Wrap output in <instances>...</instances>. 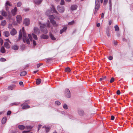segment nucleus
Masks as SVG:
<instances>
[{
  "instance_id": "nucleus-1",
  "label": "nucleus",
  "mask_w": 133,
  "mask_h": 133,
  "mask_svg": "<svg viewBox=\"0 0 133 133\" xmlns=\"http://www.w3.org/2000/svg\"><path fill=\"white\" fill-rule=\"evenodd\" d=\"M23 35V42L25 43V42L28 44H30L29 39L28 37L26 36V34L25 32L24 28L23 27L22 30H20L19 32V34L18 39L17 41H19L21 39Z\"/></svg>"
},
{
  "instance_id": "nucleus-2",
  "label": "nucleus",
  "mask_w": 133,
  "mask_h": 133,
  "mask_svg": "<svg viewBox=\"0 0 133 133\" xmlns=\"http://www.w3.org/2000/svg\"><path fill=\"white\" fill-rule=\"evenodd\" d=\"M50 23H44L43 24H40V28L43 33L44 34H47L48 32V31L45 28L46 27L49 28L50 27Z\"/></svg>"
},
{
  "instance_id": "nucleus-3",
  "label": "nucleus",
  "mask_w": 133,
  "mask_h": 133,
  "mask_svg": "<svg viewBox=\"0 0 133 133\" xmlns=\"http://www.w3.org/2000/svg\"><path fill=\"white\" fill-rule=\"evenodd\" d=\"M99 0H96L95 1V11L94 12V14H95L96 13L97 11L100 7V3L99 2Z\"/></svg>"
},
{
  "instance_id": "nucleus-4",
  "label": "nucleus",
  "mask_w": 133,
  "mask_h": 133,
  "mask_svg": "<svg viewBox=\"0 0 133 133\" xmlns=\"http://www.w3.org/2000/svg\"><path fill=\"white\" fill-rule=\"evenodd\" d=\"M57 9L60 13H63L65 11L64 7L61 5H58L57 8Z\"/></svg>"
},
{
  "instance_id": "nucleus-5",
  "label": "nucleus",
  "mask_w": 133,
  "mask_h": 133,
  "mask_svg": "<svg viewBox=\"0 0 133 133\" xmlns=\"http://www.w3.org/2000/svg\"><path fill=\"white\" fill-rule=\"evenodd\" d=\"M49 17L50 20V22L54 26H57V25L56 24V22L54 20L55 18L54 16L53 15H51L49 16Z\"/></svg>"
},
{
  "instance_id": "nucleus-6",
  "label": "nucleus",
  "mask_w": 133,
  "mask_h": 133,
  "mask_svg": "<svg viewBox=\"0 0 133 133\" xmlns=\"http://www.w3.org/2000/svg\"><path fill=\"white\" fill-rule=\"evenodd\" d=\"M65 96L67 97L70 98L71 97V95L70 91L68 89H66L65 90Z\"/></svg>"
},
{
  "instance_id": "nucleus-7",
  "label": "nucleus",
  "mask_w": 133,
  "mask_h": 133,
  "mask_svg": "<svg viewBox=\"0 0 133 133\" xmlns=\"http://www.w3.org/2000/svg\"><path fill=\"white\" fill-rule=\"evenodd\" d=\"M77 112L78 114L81 116H83L84 114V111L82 109H80L78 110Z\"/></svg>"
},
{
  "instance_id": "nucleus-8",
  "label": "nucleus",
  "mask_w": 133,
  "mask_h": 133,
  "mask_svg": "<svg viewBox=\"0 0 133 133\" xmlns=\"http://www.w3.org/2000/svg\"><path fill=\"white\" fill-rule=\"evenodd\" d=\"M43 1V0H33V2L35 4L39 5L41 4Z\"/></svg>"
},
{
  "instance_id": "nucleus-9",
  "label": "nucleus",
  "mask_w": 133,
  "mask_h": 133,
  "mask_svg": "<svg viewBox=\"0 0 133 133\" xmlns=\"http://www.w3.org/2000/svg\"><path fill=\"white\" fill-rule=\"evenodd\" d=\"M50 9L51 11H53V12L56 13L57 14H59V13L56 10L55 8V6L53 5H51Z\"/></svg>"
},
{
  "instance_id": "nucleus-10",
  "label": "nucleus",
  "mask_w": 133,
  "mask_h": 133,
  "mask_svg": "<svg viewBox=\"0 0 133 133\" xmlns=\"http://www.w3.org/2000/svg\"><path fill=\"white\" fill-rule=\"evenodd\" d=\"M30 20L29 19L25 18L24 19V23L25 25L28 26L30 24Z\"/></svg>"
},
{
  "instance_id": "nucleus-11",
  "label": "nucleus",
  "mask_w": 133,
  "mask_h": 133,
  "mask_svg": "<svg viewBox=\"0 0 133 133\" xmlns=\"http://www.w3.org/2000/svg\"><path fill=\"white\" fill-rule=\"evenodd\" d=\"M34 32L36 34H38L40 33V30L37 28L35 27L34 28Z\"/></svg>"
},
{
  "instance_id": "nucleus-12",
  "label": "nucleus",
  "mask_w": 133,
  "mask_h": 133,
  "mask_svg": "<svg viewBox=\"0 0 133 133\" xmlns=\"http://www.w3.org/2000/svg\"><path fill=\"white\" fill-rule=\"evenodd\" d=\"M17 10L16 7H15L14 9L11 10V13L13 16L15 15L16 14V12Z\"/></svg>"
},
{
  "instance_id": "nucleus-13",
  "label": "nucleus",
  "mask_w": 133,
  "mask_h": 133,
  "mask_svg": "<svg viewBox=\"0 0 133 133\" xmlns=\"http://www.w3.org/2000/svg\"><path fill=\"white\" fill-rule=\"evenodd\" d=\"M8 5L9 6H11L12 5V4L10 2H9V1H7L5 5V7L7 11L8 10V7L7 6Z\"/></svg>"
},
{
  "instance_id": "nucleus-14",
  "label": "nucleus",
  "mask_w": 133,
  "mask_h": 133,
  "mask_svg": "<svg viewBox=\"0 0 133 133\" xmlns=\"http://www.w3.org/2000/svg\"><path fill=\"white\" fill-rule=\"evenodd\" d=\"M17 33V31L14 28H13L10 31V34L12 35H14Z\"/></svg>"
},
{
  "instance_id": "nucleus-15",
  "label": "nucleus",
  "mask_w": 133,
  "mask_h": 133,
  "mask_svg": "<svg viewBox=\"0 0 133 133\" xmlns=\"http://www.w3.org/2000/svg\"><path fill=\"white\" fill-rule=\"evenodd\" d=\"M16 19L17 22L18 23H20L21 21V16L20 15H18L16 17Z\"/></svg>"
},
{
  "instance_id": "nucleus-16",
  "label": "nucleus",
  "mask_w": 133,
  "mask_h": 133,
  "mask_svg": "<svg viewBox=\"0 0 133 133\" xmlns=\"http://www.w3.org/2000/svg\"><path fill=\"white\" fill-rule=\"evenodd\" d=\"M18 46L16 45H13L12 46V49L14 50H17L18 49Z\"/></svg>"
},
{
  "instance_id": "nucleus-17",
  "label": "nucleus",
  "mask_w": 133,
  "mask_h": 133,
  "mask_svg": "<svg viewBox=\"0 0 133 133\" xmlns=\"http://www.w3.org/2000/svg\"><path fill=\"white\" fill-rule=\"evenodd\" d=\"M77 8V6L76 5H73L71 6V10H76Z\"/></svg>"
},
{
  "instance_id": "nucleus-18",
  "label": "nucleus",
  "mask_w": 133,
  "mask_h": 133,
  "mask_svg": "<svg viewBox=\"0 0 133 133\" xmlns=\"http://www.w3.org/2000/svg\"><path fill=\"white\" fill-rule=\"evenodd\" d=\"M48 36L47 35L43 34L41 36V38L46 39L48 38Z\"/></svg>"
},
{
  "instance_id": "nucleus-19",
  "label": "nucleus",
  "mask_w": 133,
  "mask_h": 133,
  "mask_svg": "<svg viewBox=\"0 0 133 133\" xmlns=\"http://www.w3.org/2000/svg\"><path fill=\"white\" fill-rule=\"evenodd\" d=\"M67 29V27H64L60 31V34H62Z\"/></svg>"
},
{
  "instance_id": "nucleus-20",
  "label": "nucleus",
  "mask_w": 133,
  "mask_h": 133,
  "mask_svg": "<svg viewBox=\"0 0 133 133\" xmlns=\"http://www.w3.org/2000/svg\"><path fill=\"white\" fill-rule=\"evenodd\" d=\"M50 38L53 40H55L56 39V38L54 37V35L51 33H50Z\"/></svg>"
},
{
  "instance_id": "nucleus-21",
  "label": "nucleus",
  "mask_w": 133,
  "mask_h": 133,
  "mask_svg": "<svg viewBox=\"0 0 133 133\" xmlns=\"http://www.w3.org/2000/svg\"><path fill=\"white\" fill-rule=\"evenodd\" d=\"M22 106L23 109H27L29 108L30 106L28 105H24L23 104L22 105Z\"/></svg>"
},
{
  "instance_id": "nucleus-22",
  "label": "nucleus",
  "mask_w": 133,
  "mask_h": 133,
  "mask_svg": "<svg viewBox=\"0 0 133 133\" xmlns=\"http://www.w3.org/2000/svg\"><path fill=\"white\" fill-rule=\"evenodd\" d=\"M51 11L49 10H47L45 13L46 15L49 16L51 13Z\"/></svg>"
},
{
  "instance_id": "nucleus-23",
  "label": "nucleus",
  "mask_w": 133,
  "mask_h": 133,
  "mask_svg": "<svg viewBox=\"0 0 133 133\" xmlns=\"http://www.w3.org/2000/svg\"><path fill=\"white\" fill-rule=\"evenodd\" d=\"M18 128L21 130H23L25 128V126L23 125H18Z\"/></svg>"
},
{
  "instance_id": "nucleus-24",
  "label": "nucleus",
  "mask_w": 133,
  "mask_h": 133,
  "mask_svg": "<svg viewBox=\"0 0 133 133\" xmlns=\"http://www.w3.org/2000/svg\"><path fill=\"white\" fill-rule=\"evenodd\" d=\"M26 128L28 129H29V130L28 131H24L23 132V133H26L28 131H30V130H31V129L32 127L30 126H27L26 127Z\"/></svg>"
},
{
  "instance_id": "nucleus-25",
  "label": "nucleus",
  "mask_w": 133,
  "mask_h": 133,
  "mask_svg": "<svg viewBox=\"0 0 133 133\" xmlns=\"http://www.w3.org/2000/svg\"><path fill=\"white\" fill-rule=\"evenodd\" d=\"M7 118L6 117H4L2 119V122L3 124H4L6 121Z\"/></svg>"
},
{
  "instance_id": "nucleus-26",
  "label": "nucleus",
  "mask_w": 133,
  "mask_h": 133,
  "mask_svg": "<svg viewBox=\"0 0 133 133\" xmlns=\"http://www.w3.org/2000/svg\"><path fill=\"white\" fill-rule=\"evenodd\" d=\"M4 35L6 37H8L9 35V33L8 31H5L4 33Z\"/></svg>"
},
{
  "instance_id": "nucleus-27",
  "label": "nucleus",
  "mask_w": 133,
  "mask_h": 133,
  "mask_svg": "<svg viewBox=\"0 0 133 133\" xmlns=\"http://www.w3.org/2000/svg\"><path fill=\"white\" fill-rule=\"evenodd\" d=\"M43 128L45 129V130L46 132H48L50 130V128L48 127L45 126L43 127Z\"/></svg>"
},
{
  "instance_id": "nucleus-28",
  "label": "nucleus",
  "mask_w": 133,
  "mask_h": 133,
  "mask_svg": "<svg viewBox=\"0 0 133 133\" xmlns=\"http://www.w3.org/2000/svg\"><path fill=\"white\" fill-rule=\"evenodd\" d=\"M1 51L2 53H4L5 52V50L3 46L1 47Z\"/></svg>"
},
{
  "instance_id": "nucleus-29",
  "label": "nucleus",
  "mask_w": 133,
  "mask_h": 133,
  "mask_svg": "<svg viewBox=\"0 0 133 133\" xmlns=\"http://www.w3.org/2000/svg\"><path fill=\"white\" fill-rule=\"evenodd\" d=\"M1 12L2 15L4 16H5L7 15V14L5 11L2 10Z\"/></svg>"
},
{
  "instance_id": "nucleus-30",
  "label": "nucleus",
  "mask_w": 133,
  "mask_h": 133,
  "mask_svg": "<svg viewBox=\"0 0 133 133\" xmlns=\"http://www.w3.org/2000/svg\"><path fill=\"white\" fill-rule=\"evenodd\" d=\"M36 83L37 84H39L41 82V80L39 78H38L36 80Z\"/></svg>"
},
{
  "instance_id": "nucleus-31",
  "label": "nucleus",
  "mask_w": 133,
  "mask_h": 133,
  "mask_svg": "<svg viewBox=\"0 0 133 133\" xmlns=\"http://www.w3.org/2000/svg\"><path fill=\"white\" fill-rule=\"evenodd\" d=\"M26 74V71H23L20 74L21 76H24Z\"/></svg>"
},
{
  "instance_id": "nucleus-32",
  "label": "nucleus",
  "mask_w": 133,
  "mask_h": 133,
  "mask_svg": "<svg viewBox=\"0 0 133 133\" xmlns=\"http://www.w3.org/2000/svg\"><path fill=\"white\" fill-rule=\"evenodd\" d=\"M4 45L5 47L7 48H9V44L8 42H5L4 43Z\"/></svg>"
},
{
  "instance_id": "nucleus-33",
  "label": "nucleus",
  "mask_w": 133,
  "mask_h": 133,
  "mask_svg": "<svg viewBox=\"0 0 133 133\" xmlns=\"http://www.w3.org/2000/svg\"><path fill=\"white\" fill-rule=\"evenodd\" d=\"M32 35L34 38L36 40H37L38 39L36 35L32 33Z\"/></svg>"
},
{
  "instance_id": "nucleus-34",
  "label": "nucleus",
  "mask_w": 133,
  "mask_h": 133,
  "mask_svg": "<svg viewBox=\"0 0 133 133\" xmlns=\"http://www.w3.org/2000/svg\"><path fill=\"white\" fill-rule=\"evenodd\" d=\"M6 21L5 20H4V21H2L1 23V25H2L4 26L6 24Z\"/></svg>"
},
{
  "instance_id": "nucleus-35",
  "label": "nucleus",
  "mask_w": 133,
  "mask_h": 133,
  "mask_svg": "<svg viewBox=\"0 0 133 133\" xmlns=\"http://www.w3.org/2000/svg\"><path fill=\"white\" fill-rule=\"evenodd\" d=\"M70 69L69 68L67 67L65 69V71L66 72H70Z\"/></svg>"
},
{
  "instance_id": "nucleus-36",
  "label": "nucleus",
  "mask_w": 133,
  "mask_h": 133,
  "mask_svg": "<svg viewBox=\"0 0 133 133\" xmlns=\"http://www.w3.org/2000/svg\"><path fill=\"white\" fill-rule=\"evenodd\" d=\"M63 108L64 109H67L68 108V105L66 104H64L63 105Z\"/></svg>"
},
{
  "instance_id": "nucleus-37",
  "label": "nucleus",
  "mask_w": 133,
  "mask_h": 133,
  "mask_svg": "<svg viewBox=\"0 0 133 133\" xmlns=\"http://www.w3.org/2000/svg\"><path fill=\"white\" fill-rule=\"evenodd\" d=\"M115 31H118L119 30V28L117 25H116L115 26Z\"/></svg>"
},
{
  "instance_id": "nucleus-38",
  "label": "nucleus",
  "mask_w": 133,
  "mask_h": 133,
  "mask_svg": "<svg viewBox=\"0 0 133 133\" xmlns=\"http://www.w3.org/2000/svg\"><path fill=\"white\" fill-rule=\"evenodd\" d=\"M75 22L74 21H72L69 22L68 23V24L70 25H72L74 24V23Z\"/></svg>"
},
{
  "instance_id": "nucleus-39",
  "label": "nucleus",
  "mask_w": 133,
  "mask_h": 133,
  "mask_svg": "<svg viewBox=\"0 0 133 133\" xmlns=\"http://www.w3.org/2000/svg\"><path fill=\"white\" fill-rule=\"evenodd\" d=\"M22 3L21 2H18L17 4V7H20L21 6Z\"/></svg>"
},
{
  "instance_id": "nucleus-40",
  "label": "nucleus",
  "mask_w": 133,
  "mask_h": 133,
  "mask_svg": "<svg viewBox=\"0 0 133 133\" xmlns=\"http://www.w3.org/2000/svg\"><path fill=\"white\" fill-rule=\"evenodd\" d=\"M107 35L108 37H109L110 36V32L109 30H107L106 32Z\"/></svg>"
},
{
  "instance_id": "nucleus-41",
  "label": "nucleus",
  "mask_w": 133,
  "mask_h": 133,
  "mask_svg": "<svg viewBox=\"0 0 133 133\" xmlns=\"http://www.w3.org/2000/svg\"><path fill=\"white\" fill-rule=\"evenodd\" d=\"M55 104L56 105H59L61 104V103L59 101H57L55 102Z\"/></svg>"
},
{
  "instance_id": "nucleus-42",
  "label": "nucleus",
  "mask_w": 133,
  "mask_h": 133,
  "mask_svg": "<svg viewBox=\"0 0 133 133\" xmlns=\"http://www.w3.org/2000/svg\"><path fill=\"white\" fill-rule=\"evenodd\" d=\"M6 59L3 58H0V61L1 62H4L6 61Z\"/></svg>"
},
{
  "instance_id": "nucleus-43",
  "label": "nucleus",
  "mask_w": 133,
  "mask_h": 133,
  "mask_svg": "<svg viewBox=\"0 0 133 133\" xmlns=\"http://www.w3.org/2000/svg\"><path fill=\"white\" fill-rule=\"evenodd\" d=\"M28 36L29 37V38L30 39V40L32 41V37L31 36V35L30 34H28Z\"/></svg>"
},
{
  "instance_id": "nucleus-44",
  "label": "nucleus",
  "mask_w": 133,
  "mask_h": 133,
  "mask_svg": "<svg viewBox=\"0 0 133 133\" xmlns=\"http://www.w3.org/2000/svg\"><path fill=\"white\" fill-rule=\"evenodd\" d=\"M104 14L103 13H102L101 14V19H102V21H103V17H104Z\"/></svg>"
},
{
  "instance_id": "nucleus-45",
  "label": "nucleus",
  "mask_w": 133,
  "mask_h": 133,
  "mask_svg": "<svg viewBox=\"0 0 133 133\" xmlns=\"http://www.w3.org/2000/svg\"><path fill=\"white\" fill-rule=\"evenodd\" d=\"M106 78V76H104L103 77H102V78H101L100 79V81H102L103 80H104Z\"/></svg>"
},
{
  "instance_id": "nucleus-46",
  "label": "nucleus",
  "mask_w": 133,
  "mask_h": 133,
  "mask_svg": "<svg viewBox=\"0 0 133 133\" xmlns=\"http://www.w3.org/2000/svg\"><path fill=\"white\" fill-rule=\"evenodd\" d=\"M19 104V103L18 102H15L12 103L11 104V105H17Z\"/></svg>"
},
{
  "instance_id": "nucleus-47",
  "label": "nucleus",
  "mask_w": 133,
  "mask_h": 133,
  "mask_svg": "<svg viewBox=\"0 0 133 133\" xmlns=\"http://www.w3.org/2000/svg\"><path fill=\"white\" fill-rule=\"evenodd\" d=\"M114 80L115 78H112L110 81V82L111 83L113 82L114 81Z\"/></svg>"
},
{
  "instance_id": "nucleus-48",
  "label": "nucleus",
  "mask_w": 133,
  "mask_h": 133,
  "mask_svg": "<svg viewBox=\"0 0 133 133\" xmlns=\"http://www.w3.org/2000/svg\"><path fill=\"white\" fill-rule=\"evenodd\" d=\"M64 0H61V5H64Z\"/></svg>"
},
{
  "instance_id": "nucleus-49",
  "label": "nucleus",
  "mask_w": 133,
  "mask_h": 133,
  "mask_svg": "<svg viewBox=\"0 0 133 133\" xmlns=\"http://www.w3.org/2000/svg\"><path fill=\"white\" fill-rule=\"evenodd\" d=\"M108 0H104V5H106L108 2Z\"/></svg>"
},
{
  "instance_id": "nucleus-50",
  "label": "nucleus",
  "mask_w": 133,
  "mask_h": 133,
  "mask_svg": "<svg viewBox=\"0 0 133 133\" xmlns=\"http://www.w3.org/2000/svg\"><path fill=\"white\" fill-rule=\"evenodd\" d=\"M33 44L34 46H35L36 45V41L34 40H33Z\"/></svg>"
},
{
  "instance_id": "nucleus-51",
  "label": "nucleus",
  "mask_w": 133,
  "mask_h": 133,
  "mask_svg": "<svg viewBox=\"0 0 133 133\" xmlns=\"http://www.w3.org/2000/svg\"><path fill=\"white\" fill-rule=\"evenodd\" d=\"M42 65V63L38 64L37 65V67L39 68L41 65Z\"/></svg>"
},
{
  "instance_id": "nucleus-52",
  "label": "nucleus",
  "mask_w": 133,
  "mask_h": 133,
  "mask_svg": "<svg viewBox=\"0 0 133 133\" xmlns=\"http://www.w3.org/2000/svg\"><path fill=\"white\" fill-rule=\"evenodd\" d=\"M0 43H1V45H2L3 43V41L2 39L1 38H0Z\"/></svg>"
},
{
  "instance_id": "nucleus-53",
  "label": "nucleus",
  "mask_w": 133,
  "mask_h": 133,
  "mask_svg": "<svg viewBox=\"0 0 133 133\" xmlns=\"http://www.w3.org/2000/svg\"><path fill=\"white\" fill-rule=\"evenodd\" d=\"M11 112L10 111H8V112L7 113V115H10L11 114Z\"/></svg>"
},
{
  "instance_id": "nucleus-54",
  "label": "nucleus",
  "mask_w": 133,
  "mask_h": 133,
  "mask_svg": "<svg viewBox=\"0 0 133 133\" xmlns=\"http://www.w3.org/2000/svg\"><path fill=\"white\" fill-rule=\"evenodd\" d=\"M112 59L113 57L112 56H110L108 58V59L110 60H112Z\"/></svg>"
},
{
  "instance_id": "nucleus-55",
  "label": "nucleus",
  "mask_w": 133,
  "mask_h": 133,
  "mask_svg": "<svg viewBox=\"0 0 133 133\" xmlns=\"http://www.w3.org/2000/svg\"><path fill=\"white\" fill-rule=\"evenodd\" d=\"M8 89L9 90L10 89L12 90V87L11 86H9L8 88Z\"/></svg>"
},
{
  "instance_id": "nucleus-56",
  "label": "nucleus",
  "mask_w": 133,
  "mask_h": 133,
  "mask_svg": "<svg viewBox=\"0 0 133 133\" xmlns=\"http://www.w3.org/2000/svg\"><path fill=\"white\" fill-rule=\"evenodd\" d=\"M109 6H112V3L111 0H109Z\"/></svg>"
},
{
  "instance_id": "nucleus-57",
  "label": "nucleus",
  "mask_w": 133,
  "mask_h": 133,
  "mask_svg": "<svg viewBox=\"0 0 133 133\" xmlns=\"http://www.w3.org/2000/svg\"><path fill=\"white\" fill-rule=\"evenodd\" d=\"M115 117L113 116H111V120H114V119Z\"/></svg>"
},
{
  "instance_id": "nucleus-58",
  "label": "nucleus",
  "mask_w": 133,
  "mask_h": 133,
  "mask_svg": "<svg viewBox=\"0 0 133 133\" xmlns=\"http://www.w3.org/2000/svg\"><path fill=\"white\" fill-rule=\"evenodd\" d=\"M117 94L118 95H119L120 94V92L119 90H118L117 91Z\"/></svg>"
},
{
  "instance_id": "nucleus-59",
  "label": "nucleus",
  "mask_w": 133,
  "mask_h": 133,
  "mask_svg": "<svg viewBox=\"0 0 133 133\" xmlns=\"http://www.w3.org/2000/svg\"><path fill=\"white\" fill-rule=\"evenodd\" d=\"M23 82H19V85H21V86H22L23 85Z\"/></svg>"
},
{
  "instance_id": "nucleus-60",
  "label": "nucleus",
  "mask_w": 133,
  "mask_h": 133,
  "mask_svg": "<svg viewBox=\"0 0 133 133\" xmlns=\"http://www.w3.org/2000/svg\"><path fill=\"white\" fill-rule=\"evenodd\" d=\"M12 25L10 24H9V28H10L12 26Z\"/></svg>"
},
{
  "instance_id": "nucleus-61",
  "label": "nucleus",
  "mask_w": 133,
  "mask_h": 133,
  "mask_svg": "<svg viewBox=\"0 0 133 133\" xmlns=\"http://www.w3.org/2000/svg\"><path fill=\"white\" fill-rule=\"evenodd\" d=\"M41 126H42V125H38V131L39 130V129L41 127Z\"/></svg>"
},
{
  "instance_id": "nucleus-62",
  "label": "nucleus",
  "mask_w": 133,
  "mask_h": 133,
  "mask_svg": "<svg viewBox=\"0 0 133 133\" xmlns=\"http://www.w3.org/2000/svg\"><path fill=\"white\" fill-rule=\"evenodd\" d=\"M111 21H109V25H110L111 24Z\"/></svg>"
},
{
  "instance_id": "nucleus-63",
  "label": "nucleus",
  "mask_w": 133,
  "mask_h": 133,
  "mask_svg": "<svg viewBox=\"0 0 133 133\" xmlns=\"http://www.w3.org/2000/svg\"><path fill=\"white\" fill-rule=\"evenodd\" d=\"M3 19V17L1 16L0 15V20H2Z\"/></svg>"
},
{
  "instance_id": "nucleus-64",
  "label": "nucleus",
  "mask_w": 133,
  "mask_h": 133,
  "mask_svg": "<svg viewBox=\"0 0 133 133\" xmlns=\"http://www.w3.org/2000/svg\"><path fill=\"white\" fill-rule=\"evenodd\" d=\"M100 24L99 23H98L97 25V26L98 27H99L100 26Z\"/></svg>"
}]
</instances>
